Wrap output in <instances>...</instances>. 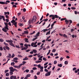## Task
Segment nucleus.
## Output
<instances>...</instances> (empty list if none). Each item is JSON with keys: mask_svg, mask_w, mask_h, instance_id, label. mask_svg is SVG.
<instances>
[{"mask_svg": "<svg viewBox=\"0 0 79 79\" xmlns=\"http://www.w3.org/2000/svg\"><path fill=\"white\" fill-rule=\"evenodd\" d=\"M49 18H52V19H55V18H59V17L58 16V15H50L49 16Z\"/></svg>", "mask_w": 79, "mask_h": 79, "instance_id": "2", "label": "nucleus"}, {"mask_svg": "<svg viewBox=\"0 0 79 79\" xmlns=\"http://www.w3.org/2000/svg\"><path fill=\"white\" fill-rule=\"evenodd\" d=\"M6 23H8V22L9 21V19H6Z\"/></svg>", "mask_w": 79, "mask_h": 79, "instance_id": "62", "label": "nucleus"}, {"mask_svg": "<svg viewBox=\"0 0 79 79\" xmlns=\"http://www.w3.org/2000/svg\"><path fill=\"white\" fill-rule=\"evenodd\" d=\"M37 66H38L39 68H40L41 67V65H40V64H39L38 65H37Z\"/></svg>", "mask_w": 79, "mask_h": 79, "instance_id": "47", "label": "nucleus"}, {"mask_svg": "<svg viewBox=\"0 0 79 79\" xmlns=\"http://www.w3.org/2000/svg\"><path fill=\"white\" fill-rule=\"evenodd\" d=\"M51 37V36H49L47 38L46 40V41H47V40H48V39H50V38Z\"/></svg>", "mask_w": 79, "mask_h": 79, "instance_id": "43", "label": "nucleus"}, {"mask_svg": "<svg viewBox=\"0 0 79 79\" xmlns=\"http://www.w3.org/2000/svg\"><path fill=\"white\" fill-rule=\"evenodd\" d=\"M14 25L15 26V27H17V22H15L14 23Z\"/></svg>", "mask_w": 79, "mask_h": 79, "instance_id": "15", "label": "nucleus"}, {"mask_svg": "<svg viewBox=\"0 0 79 79\" xmlns=\"http://www.w3.org/2000/svg\"><path fill=\"white\" fill-rule=\"evenodd\" d=\"M50 74H51V71L48 72V73L45 74V76H50Z\"/></svg>", "mask_w": 79, "mask_h": 79, "instance_id": "6", "label": "nucleus"}, {"mask_svg": "<svg viewBox=\"0 0 79 79\" xmlns=\"http://www.w3.org/2000/svg\"><path fill=\"white\" fill-rule=\"evenodd\" d=\"M69 22L70 23H73V21L71 20H69Z\"/></svg>", "mask_w": 79, "mask_h": 79, "instance_id": "64", "label": "nucleus"}, {"mask_svg": "<svg viewBox=\"0 0 79 79\" xmlns=\"http://www.w3.org/2000/svg\"><path fill=\"white\" fill-rule=\"evenodd\" d=\"M24 46L26 47L27 48H28V44H25L24 45Z\"/></svg>", "mask_w": 79, "mask_h": 79, "instance_id": "36", "label": "nucleus"}, {"mask_svg": "<svg viewBox=\"0 0 79 79\" xmlns=\"http://www.w3.org/2000/svg\"><path fill=\"white\" fill-rule=\"evenodd\" d=\"M27 57H26L24 59H23V60H29L28 58H26Z\"/></svg>", "mask_w": 79, "mask_h": 79, "instance_id": "27", "label": "nucleus"}, {"mask_svg": "<svg viewBox=\"0 0 79 79\" xmlns=\"http://www.w3.org/2000/svg\"><path fill=\"white\" fill-rule=\"evenodd\" d=\"M37 79V77L36 75L34 76V79Z\"/></svg>", "mask_w": 79, "mask_h": 79, "instance_id": "63", "label": "nucleus"}, {"mask_svg": "<svg viewBox=\"0 0 79 79\" xmlns=\"http://www.w3.org/2000/svg\"><path fill=\"white\" fill-rule=\"evenodd\" d=\"M40 68L41 69L40 70V72H43L44 71V70H43V69H44V67L43 66L41 67Z\"/></svg>", "mask_w": 79, "mask_h": 79, "instance_id": "8", "label": "nucleus"}, {"mask_svg": "<svg viewBox=\"0 0 79 79\" xmlns=\"http://www.w3.org/2000/svg\"><path fill=\"white\" fill-rule=\"evenodd\" d=\"M9 75L10 74L8 73H6V76H9Z\"/></svg>", "mask_w": 79, "mask_h": 79, "instance_id": "38", "label": "nucleus"}, {"mask_svg": "<svg viewBox=\"0 0 79 79\" xmlns=\"http://www.w3.org/2000/svg\"><path fill=\"white\" fill-rule=\"evenodd\" d=\"M16 22V21L15 20H12L11 21V23H12V24H13L14 23H15Z\"/></svg>", "mask_w": 79, "mask_h": 79, "instance_id": "16", "label": "nucleus"}, {"mask_svg": "<svg viewBox=\"0 0 79 79\" xmlns=\"http://www.w3.org/2000/svg\"><path fill=\"white\" fill-rule=\"evenodd\" d=\"M40 72H38L37 73V75H40Z\"/></svg>", "mask_w": 79, "mask_h": 79, "instance_id": "56", "label": "nucleus"}, {"mask_svg": "<svg viewBox=\"0 0 79 79\" xmlns=\"http://www.w3.org/2000/svg\"><path fill=\"white\" fill-rule=\"evenodd\" d=\"M6 49L7 50H10V48L7 46H6Z\"/></svg>", "mask_w": 79, "mask_h": 79, "instance_id": "17", "label": "nucleus"}, {"mask_svg": "<svg viewBox=\"0 0 79 79\" xmlns=\"http://www.w3.org/2000/svg\"><path fill=\"white\" fill-rule=\"evenodd\" d=\"M19 25L20 26H23V23H19Z\"/></svg>", "mask_w": 79, "mask_h": 79, "instance_id": "33", "label": "nucleus"}, {"mask_svg": "<svg viewBox=\"0 0 79 79\" xmlns=\"http://www.w3.org/2000/svg\"><path fill=\"white\" fill-rule=\"evenodd\" d=\"M36 19H37V17L35 16H34L33 17V18L32 19V20H30L29 21L28 23H28V24H31V23H33L34 22H35L36 21Z\"/></svg>", "mask_w": 79, "mask_h": 79, "instance_id": "1", "label": "nucleus"}, {"mask_svg": "<svg viewBox=\"0 0 79 79\" xmlns=\"http://www.w3.org/2000/svg\"><path fill=\"white\" fill-rule=\"evenodd\" d=\"M76 9V7H71V9H72V10H75Z\"/></svg>", "mask_w": 79, "mask_h": 79, "instance_id": "49", "label": "nucleus"}, {"mask_svg": "<svg viewBox=\"0 0 79 79\" xmlns=\"http://www.w3.org/2000/svg\"><path fill=\"white\" fill-rule=\"evenodd\" d=\"M13 61H14V62H15V63H18V61L17 60H13Z\"/></svg>", "mask_w": 79, "mask_h": 79, "instance_id": "52", "label": "nucleus"}, {"mask_svg": "<svg viewBox=\"0 0 79 79\" xmlns=\"http://www.w3.org/2000/svg\"><path fill=\"white\" fill-rule=\"evenodd\" d=\"M50 34V30L46 34V35H48V34Z\"/></svg>", "mask_w": 79, "mask_h": 79, "instance_id": "28", "label": "nucleus"}, {"mask_svg": "<svg viewBox=\"0 0 79 79\" xmlns=\"http://www.w3.org/2000/svg\"><path fill=\"white\" fill-rule=\"evenodd\" d=\"M44 71L45 72H48V70L47 69H44Z\"/></svg>", "mask_w": 79, "mask_h": 79, "instance_id": "57", "label": "nucleus"}, {"mask_svg": "<svg viewBox=\"0 0 79 79\" xmlns=\"http://www.w3.org/2000/svg\"><path fill=\"white\" fill-rule=\"evenodd\" d=\"M66 18H62V19H60V20L61 21H63V20H66Z\"/></svg>", "mask_w": 79, "mask_h": 79, "instance_id": "46", "label": "nucleus"}, {"mask_svg": "<svg viewBox=\"0 0 79 79\" xmlns=\"http://www.w3.org/2000/svg\"><path fill=\"white\" fill-rule=\"evenodd\" d=\"M24 33L25 34H27L29 33V32H28L27 31H24Z\"/></svg>", "mask_w": 79, "mask_h": 79, "instance_id": "34", "label": "nucleus"}, {"mask_svg": "<svg viewBox=\"0 0 79 79\" xmlns=\"http://www.w3.org/2000/svg\"><path fill=\"white\" fill-rule=\"evenodd\" d=\"M27 48H27L26 47H24L23 48L21 49V50H26Z\"/></svg>", "mask_w": 79, "mask_h": 79, "instance_id": "10", "label": "nucleus"}, {"mask_svg": "<svg viewBox=\"0 0 79 79\" xmlns=\"http://www.w3.org/2000/svg\"><path fill=\"white\" fill-rule=\"evenodd\" d=\"M10 79H17L16 78V76H14L13 75H12L10 77Z\"/></svg>", "mask_w": 79, "mask_h": 79, "instance_id": "4", "label": "nucleus"}, {"mask_svg": "<svg viewBox=\"0 0 79 79\" xmlns=\"http://www.w3.org/2000/svg\"><path fill=\"white\" fill-rule=\"evenodd\" d=\"M34 45V43L32 42L31 43V47H33Z\"/></svg>", "mask_w": 79, "mask_h": 79, "instance_id": "37", "label": "nucleus"}, {"mask_svg": "<svg viewBox=\"0 0 79 79\" xmlns=\"http://www.w3.org/2000/svg\"><path fill=\"white\" fill-rule=\"evenodd\" d=\"M40 32H38L36 34V37H38V36H39L40 35Z\"/></svg>", "mask_w": 79, "mask_h": 79, "instance_id": "19", "label": "nucleus"}, {"mask_svg": "<svg viewBox=\"0 0 79 79\" xmlns=\"http://www.w3.org/2000/svg\"><path fill=\"white\" fill-rule=\"evenodd\" d=\"M57 63V61L56 60H54V64H56Z\"/></svg>", "mask_w": 79, "mask_h": 79, "instance_id": "42", "label": "nucleus"}, {"mask_svg": "<svg viewBox=\"0 0 79 79\" xmlns=\"http://www.w3.org/2000/svg\"><path fill=\"white\" fill-rule=\"evenodd\" d=\"M18 57L19 58H21V57H23V56H22L21 55H18Z\"/></svg>", "mask_w": 79, "mask_h": 79, "instance_id": "40", "label": "nucleus"}, {"mask_svg": "<svg viewBox=\"0 0 79 79\" xmlns=\"http://www.w3.org/2000/svg\"><path fill=\"white\" fill-rule=\"evenodd\" d=\"M48 31V29H43V32H46V31Z\"/></svg>", "mask_w": 79, "mask_h": 79, "instance_id": "25", "label": "nucleus"}, {"mask_svg": "<svg viewBox=\"0 0 79 79\" xmlns=\"http://www.w3.org/2000/svg\"><path fill=\"white\" fill-rule=\"evenodd\" d=\"M56 52V49H53L52 50V52L55 53Z\"/></svg>", "mask_w": 79, "mask_h": 79, "instance_id": "32", "label": "nucleus"}, {"mask_svg": "<svg viewBox=\"0 0 79 79\" xmlns=\"http://www.w3.org/2000/svg\"><path fill=\"white\" fill-rule=\"evenodd\" d=\"M16 48H20V47H19V45L17 46V45H16Z\"/></svg>", "mask_w": 79, "mask_h": 79, "instance_id": "61", "label": "nucleus"}, {"mask_svg": "<svg viewBox=\"0 0 79 79\" xmlns=\"http://www.w3.org/2000/svg\"><path fill=\"white\" fill-rule=\"evenodd\" d=\"M43 18H44V16L42 15V17H41V19H40V21H42V19H43Z\"/></svg>", "mask_w": 79, "mask_h": 79, "instance_id": "54", "label": "nucleus"}, {"mask_svg": "<svg viewBox=\"0 0 79 79\" xmlns=\"http://www.w3.org/2000/svg\"><path fill=\"white\" fill-rule=\"evenodd\" d=\"M3 49L4 50H5V51L6 50V46H4L3 47Z\"/></svg>", "mask_w": 79, "mask_h": 79, "instance_id": "55", "label": "nucleus"}, {"mask_svg": "<svg viewBox=\"0 0 79 79\" xmlns=\"http://www.w3.org/2000/svg\"><path fill=\"white\" fill-rule=\"evenodd\" d=\"M0 50H1V51L3 50V48H2V47H0Z\"/></svg>", "mask_w": 79, "mask_h": 79, "instance_id": "59", "label": "nucleus"}, {"mask_svg": "<svg viewBox=\"0 0 79 79\" xmlns=\"http://www.w3.org/2000/svg\"><path fill=\"white\" fill-rule=\"evenodd\" d=\"M4 24L6 25V27H8V23L4 22Z\"/></svg>", "mask_w": 79, "mask_h": 79, "instance_id": "31", "label": "nucleus"}, {"mask_svg": "<svg viewBox=\"0 0 79 79\" xmlns=\"http://www.w3.org/2000/svg\"><path fill=\"white\" fill-rule=\"evenodd\" d=\"M25 42H29V40H28V39L27 38L25 39Z\"/></svg>", "mask_w": 79, "mask_h": 79, "instance_id": "21", "label": "nucleus"}, {"mask_svg": "<svg viewBox=\"0 0 79 79\" xmlns=\"http://www.w3.org/2000/svg\"><path fill=\"white\" fill-rule=\"evenodd\" d=\"M33 52L34 53H36L37 52V51L35 49H33Z\"/></svg>", "mask_w": 79, "mask_h": 79, "instance_id": "18", "label": "nucleus"}, {"mask_svg": "<svg viewBox=\"0 0 79 79\" xmlns=\"http://www.w3.org/2000/svg\"><path fill=\"white\" fill-rule=\"evenodd\" d=\"M13 41L10 40H9V45H10V46H12V47H15V45L14 44H13Z\"/></svg>", "mask_w": 79, "mask_h": 79, "instance_id": "3", "label": "nucleus"}, {"mask_svg": "<svg viewBox=\"0 0 79 79\" xmlns=\"http://www.w3.org/2000/svg\"><path fill=\"white\" fill-rule=\"evenodd\" d=\"M4 45H6L7 46H8V44L6 43L5 42H4Z\"/></svg>", "mask_w": 79, "mask_h": 79, "instance_id": "53", "label": "nucleus"}, {"mask_svg": "<svg viewBox=\"0 0 79 79\" xmlns=\"http://www.w3.org/2000/svg\"><path fill=\"white\" fill-rule=\"evenodd\" d=\"M65 21L66 23V24H68V23H69V20H68L66 19H65Z\"/></svg>", "mask_w": 79, "mask_h": 79, "instance_id": "12", "label": "nucleus"}, {"mask_svg": "<svg viewBox=\"0 0 79 79\" xmlns=\"http://www.w3.org/2000/svg\"><path fill=\"white\" fill-rule=\"evenodd\" d=\"M22 63H23L20 64V65H21L20 66H21L23 65H24V64H25V63H26V62L25 61H23Z\"/></svg>", "mask_w": 79, "mask_h": 79, "instance_id": "9", "label": "nucleus"}, {"mask_svg": "<svg viewBox=\"0 0 79 79\" xmlns=\"http://www.w3.org/2000/svg\"><path fill=\"white\" fill-rule=\"evenodd\" d=\"M0 4L4 5V4H5V2L0 1Z\"/></svg>", "mask_w": 79, "mask_h": 79, "instance_id": "22", "label": "nucleus"}, {"mask_svg": "<svg viewBox=\"0 0 79 79\" xmlns=\"http://www.w3.org/2000/svg\"><path fill=\"white\" fill-rule=\"evenodd\" d=\"M2 30L3 31H4V32H7V30H6V29H5V28H3L2 29Z\"/></svg>", "mask_w": 79, "mask_h": 79, "instance_id": "13", "label": "nucleus"}, {"mask_svg": "<svg viewBox=\"0 0 79 79\" xmlns=\"http://www.w3.org/2000/svg\"><path fill=\"white\" fill-rule=\"evenodd\" d=\"M43 60H44V61H47V59H46V58H45V57H44L43 58Z\"/></svg>", "mask_w": 79, "mask_h": 79, "instance_id": "58", "label": "nucleus"}, {"mask_svg": "<svg viewBox=\"0 0 79 79\" xmlns=\"http://www.w3.org/2000/svg\"><path fill=\"white\" fill-rule=\"evenodd\" d=\"M13 66L14 68H17L18 69H20L21 68V65L19 64V66L14 65Z\"/></svg>", "mask_w": 79, "mask_h": 79, "instance_id": "5", "label": "nucleus"}, {"mask_svg": "<svg viewBox=\"0 0 79 79\" xmlns=\"http://www.w3.org/2000/svg\"><path fill=\"white\" fill-rule=\"evenodd\" d=\"M9 69H10V71H12V72H14V69L13 68V67H10Z\"/></svg>", "mask_w": 79, "mask_h": 79, "instance_id": "7", "label": "nucleus"}, {"mask_svg": "<svg viewBox=\"0 0 79 79\" xmlns=\"http://www.w3.org/2000/svg\"><path fill=\"white\" fill-rule=\"evenodd\" d=\"M13 60H18V59L17 57H15L13 58Z\"/></svg>", "mask_w": 79, "mask_h": 79, "instance_id": "41", "label": "nucleus"}, {"mask_svg": "<svg viewBox=\"0 0 79 79\" xmlns=\"http://www.w3.org/2000/svg\"><path fill=\"white\" fill-rule=\"evenodd\" d=\"M58 66L59 67H60V68H61L62 67V64H58Z\"/></svg>", "mask_w": 79, "mask_h": 79, "instance_id": "30", "label": "nucleus"}, {"mask_svg": "<svg viewBox=\"0 0 79 79\" xmlns=\"http://www.w3.org/2000/svg\"><path fill=\"white\" fill-rule=\"evenodd\" d=\"M60 70V68H59L57 69L56 70V72H58Z\"/></svg>", "mask_w": 79, "mask_h": 79, "instance_id": "51", "label": "nucleus"}, {"mask_svg": "<svg viewBox=\"0 0 79 79\" xmlns=\"http://www.w3.org/2000/svg\"><path fill=\"white\" fill-rule=\"evenodd\" d=\"M15 64V63L14 62H11V66H14Z\"/></svg>", "mask_w": 79, "mask_h": 79, "instance_id": "26", "label": "nucleus"}, {"mask_svg": "<svg viewBox=\"0 0 79 79\" xmlns=\"http://www.w3.org/2000/svg\"><path fill=\"white\" fill-rule=\"evenodd\" d=\"M48 19H43V21L45 22L46 21H48Z\"/></svg>", "mask_w": 79, "mask_h": 79, "instance_id": "48", "label": "nucleus"}, {"mask_svg": "<svg viewBox=\"0 0 79 79\" xmlns=\"http://www.w3.org/2000/svg\"><path fill=\"white\" fill-rule=\"evenodd\" d=\"M0 17H1L2 18H3V20L4 21H5V19L4 18V16L2 15H0Z\"/></svg>", "mask_w": 79, "mask_h": 79, "instance_id": "11", "label": "nucleus"}, {"mask_svg": "<svg viewBox=\"0 0 79 79\" xmlns=\"http://www.w3.org/2000/svg\"><path fill=\"white\" fill-rule=\"evenodd\" d=\"M33 70H35L36 69H37V68H36V67H34L32 68Z\"/></svg>", "mask_w": 79, "mask_h": 79, "instance_id": "45", "label": "nucleus"}, {"mask_svg": "<svg viewBox=\"0 0 79 79\" xmlns=\"http://www.w3.org/2000/svg\"><path fill=\"white\" fill-rule=\"evenodd\" d=\"M76 69H77L76 68H74L73 69V71H74V70H76Z\"/></svg>", "mask_w": 79, "mask_h": 79, "instance_id": "60", "label": "nucleus"}, {"mask_svg": "<svg viewBox=\"0 0 79 79\" xmlns=\"http://www.w3.org/2000/svg\"><path fill=\"white\" fill-rule=\"evenodd\" d=\"M4 41V40H3V39L2 38L0 39V42H3Z\"/></svg>", "mask_w": 79, "mask_h": 79, "instance_id": "35", "label": "nucleus"}, {"mask_svg": "<svg viewBox=\"0 0 79 79\" xmlns=\"http://www.w3.org/2000/svg\"><path fill=\"white\" fill-rule=\"evenodd\" d=\"M6 14H7L8 15H10V12H4V15H6Z\"/></svg>", "mask_w": 79, "mask_h": 79, "instance_id": "20", "label": "nucleus"}, {"mask_svg": "<svg viewBox=\"0 0 79 79\" xmlns=\"http://www.w3.org/2000/svg\"><path fill=\"white\" fill-rule=\"evenodd\" d=\"M63 37H64L65 38H67V37H68V36L66 35L65 34H64L63 35Z\"/></svg>", "mask_w": 79, "mask_h": 79, "instance_id": "23", "label": "nucleus"}, {"mask_svg": "<svg viewBox=\"0 0 79 79\" xmlns=\"http://www.w3.org/2000/svg\"><path fill=\"white\" fill-rule=\"evenodd\" d=\"M65 64H68V62L67 61H65L64 62Z\"/></svg>", "mask_w": 79, "mask_h": 79, "instance_id": "50", "label": "nucleus"}, {"mask_svg": "<svg viewBox=\"0 0 79 79\" xmlns=\"http://www.w3.org/2000/svg\"><path fill=\"white\" fill-rule=\"evenodd\" d=\"M41 62H42V61L39 60L36 61H35V63H41Z\"/></svg>", "mask_w": 79, "mask_h": 79, "instance_id": "29", "label": "nucleus"}, {"mask_svg": "<svg viewBox=\"0 0 79 79\" xmlns=\"http://www.w3.org/2000/svg\"><path fill=\"white\" fill-rule=\"evenodd\" d=\"M31 76V74H28L27 75V77H29Z\"/></svg>", "mask_w": 79, "mask_h": 79, "instance_id": "39", "label": "nucleus"}, {"mask_svg": "<svg viewBox=\"0 0 79 79\" xmlns=\"http://www.w3.org/2000/svg\"><path fill=\"white\" fill-rule=\"evenodd\" d=\"M8 27H5L4 28L5 29H7V30H9V28H8Z\"/></svg>", "mask_w": 79, "mask_h": 79, "instance_id": "44", "label": "nucleus"}, {"mask_svg": "<svg viewBox=\"0 0 79 79\" xmlns=\"http://www.w3.org/2000/svg\"><path fill=\"white\" fill-rule=\"evenodd\" d=\"M6 57L7 58H11V55L10 54H9V56H7Z\"/></svg>", "mask_w": 79, "mask_h": 79, "instance_id": "14", "label": "nucleus"}, {"mask_svg": "<svg viewBox=\"0 0 79 79\" xmlns=\"http://www.w3.org/2000/svg\"><path fill=\"white\" fill-rule=\"evenodd\" d=\"M13 72H14L10 71V72H9V73H10V75H13Z\"/></svg>", "mask_w": 79, "mask_h": 79, "instance_id": "24", "label": "nucleus"}]
</instances>
